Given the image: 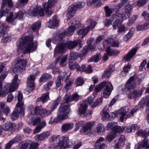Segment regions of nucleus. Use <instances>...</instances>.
Here are the masks:
<instances>
[{
    "mask_svg": "<svg viewBox=\"0 0 149 149\" xmlns=\"http://www.w3.org/2000/svg\"><path fill=\"white\" fill-rule=\"evenodd\" d=\"M87 3L88 5H91L93 3H95L97 6H100L102 3L100 0H87Z\"/></svg>",
    "mask_w": 149,
    "mask_h": 149,
    "instance_id": "37998d69",
    "label": "nucleus"
},
{
    "mask_svg": "<svg viewBox=\"0 0 149 149\" xmlns=\"http://www.w3.org/2000/svg\"><path fill=\"white\" fill-rule=\"evenodd\" d=\"M59 22L57 20V17L56 16H54L52 18V21L49 22L48 27L51 28H54L58 25Z\"/></svg>",
    "mask_w": 149,
    "mask_h": 149,
    "instance_id": "c85d7f7f",
    "label": "nucleus"
},
{
    "mask_svg": "<svg viewBox=\"0 0 149 149\" xmlns=\"http://www.w3.org/2000/svg\"><path fill=\"white\" fill-rule=\"evenodd\" d=\"M85 5L84 3L79 2L72 4L70 6L68 10L67 15L68 19H70L73 17L78 9H81L83 8Z\"/></svg>",
    "mask_w": 149,
    "mask_h": 149,
    "instance_id": "423d86ee",
    "label": "nucleus"
},
{
    "mask_svg": "<svg viewBox=\"0 0 149 149\" xmlns=\"http://www.w3.org/2000/svg\"><path fill=\"white\" fill-rule=\"evenodd\" d=\"M138 145L140 147L145 149H149V141L146 137L143 139L142 142H139Z\"/></svg>",
    "mask_w": 149,
    "mask_h": 149,
    "instance_id": "a878e982",
    "label": "nucleus"
},
{
    "mask_svg": "<svg viewBox=\"0 0 149 149\" xmlns=\"http://www.w3.org/2000/svg\"><path fill=\"white\" fill-rule=\"evenodd\" d=\"M42 109L43 108L41 106H36L34 107V109L31 111V112L32 115L38 114L40 116Z\"/></svg>",
    "mask_w": 149,
    "mask_h": 149,
    "instance_id": "7c9ffc66",
    "label": "nucleus"
},
{
    "mask_svg": "<svg viewBox=\"0 0 149 149\" xmlns=\"http://www.w3.org/2000/svg\"><path fill=\"white\" fill-rule=\"evenodd\" d=\"M145 88H142L139 91H137L134 90L131 93L129 94L128 95V97L130 99L136 98L139 97L142 94Z\"/></svg>",
    "mask_w": 149,
    "mask_h": 149,
    "instance_id": "4be33fe9",
    "label": "nucleus"
},
{
    "mask_svg": "<svg viewBox=\"0 0 149 149\" xmlns=\"http://www.w3.org/2000/svg\"><path fill=\"white\" fill-rule=\"evenodd\" d=\"M107 82V81H104L96 86L95 89V91L96 92L100 91L101 89L104 88Z\"/></svg>",
    "mask_w": 149,
    "mask_h": 149,
    "instance_id": "a19ab883",
    "label": "nucleus"
},
{
    "mask_svg": "<svg viewBox=\"0 0 149 149\" xmlns=\"http://www.w3.org/2000/svg\"><path fill=\"white\" fill-rule=\"evenodd\" d=\"M137 48L135 47L131 49L126 55L124 57V58L126 61H128L132 59L133 56L134 55L137 50Z\"/></svg>",
    "mask_w": 149,
    "mask_h": 149,
    "instance_id": "5701e85b",
    "label": "nucleus"
},
{
    "mask_svg": "<svg viewBox=\"0 0 149 149\" xmlns=\"http://www.w3.org/2000/svg\"><path fill=\"white\" fill-rule=\"evenodd\" d=\"M135 78V76H132L130 78L125 86H124V88L122 90L123 92H130L134 89L136 84L133 81Z\"/></svg>",
    "mask_w": 149,
    "mask_h": 149,
    "instance_id": "9d476101",
    "label": "nucleus"
},
{
    "mask_svg": "<svg viewBox=\"0 0 149 149\" xmlns=\"http://www.w3.org/2000/svg\"><path fill=\"white\" fill-rule=\"evenodd\" d=\"M79 56V54L77 52L70 53L69 58V61H73Z\"/></svg>",
    "mask_w": 149,
    "mask_h": 149,
    "instance_id": "a18cd8bd",
    "label": "nucleus"
},
{
    "mask_svg": "<svg viewBox=\"0 0 149 149\" xmlns=\"http://www.w3.org/2000/svg\"><path fill=\"white\" fill-rule=\"evenodd\" d=\"M60 100V98L59 97H58L57 99L54 101L52 107L50 108V110H49L51 113L56 108L59 103V102Z\"/></svg>",
    "mask_w": 149,
    "mask_h": 149,
    "instance_id": "f704fd0d",
    "label": "nucleus"
},
{
    "mask_svg": "<svg viewBox=\"0 0 149 149\" xmlns=\"http://www.w3.org/2000/svg\"><path fill=\"white\" fill-rule=\"evenodd\" d=\"M84 125V121H80L77 123L75 125V130L77 131L78 130L80 127H81Z\"/></svg>",
    "mask_w": 149,
    "mask_h": 149,
    "instance_id": "6e6d98bb",
    "label": "nucleus"
},
{
    "mask_svg": "<svg viewBox=\"0 0 149 149\" xmlns=\"http://www.w3.org/2000/svg\"><path fill=\"white\" fill-rule=\"evenodd\" d=\"M100 54H96L93 56L89 61L97 62L100 60Z\"/></svg>",
    "mask_w": 149,
    "mask_h": 149,
    "instance_id": "603ef678",
    "label": "nucleus"
},
{
    "mask_svg": "<svg viewBox=\"0 0 149 149\" xmlns=\"http://www.w3.org/2000/svg\"><path fill=\"white\" fill-rule=\"evenodd\" d=\"M41 25V22L40 21H38L35 22L32 24L31 26V29L34 31L36 29L40 27Z\"/></svg>",
    "mask_w": 149,
    "mask_h": 149,
    "instance_id": "8fccbe9b",
    "label": "nucleus"
},
{
    "mask_svg": "<svg viewBox=\"0 0 149 149\" xmlns=\"http://www.w3.org/2000/svg\"><path fill=\"white\" fill-rule=\"evenodd\" d=\"M148 0H139L136 3V5L139 6H143L145 5Z\"/></svg>",
    "mask_w": 149,
    "mask_h": 149,
    "instance_id": "69168bd1",
    "label": "nucleus"
},
{
    "mask_svg": "<svg viewBox=\"0 0 149 149\" xmlns=\"http://www.w3.org/2000/svg\"><path fill=\"white\" fill-rule=\"evenodd\" d=\"M35 79V75H30L28 78L27 82L29 83H34V81Z\"/></svg>",
    "mask_w": 149,
    "mask_h": 149,
    "instance_id": "0e129e2a",
    "label": "nucleus"
},
{
    "mask_svg": "<svg viewBox=\"0 0 149 149\" xmlns=\"http://www.w3.org/2000/svg\"><path fill=\"white\" fill-rule=\"evenodd\" d=\"M69 68L71 70H73L79 67V66L74 61H70L69 63Z\"/></svg>",
    "mask_w": 149,
    "mask_h": 149,
    "instance_id": "c9c22d12",
    "label": "nucleus"
},
{
    "mask_svg": "<svg viewBox=\"0 0 149 149\" xmlns=\"http://www.w3.org/2000/svg\"><path fill=\"white\" fill-rule=\"evenodd\" d=\"M68 55L64 56L61 59L60 65L62 66H64L66 65L65 62L68 57Z\"/></svg>",
    "mask_w": 149,
    "mask_h": 149,
    "instance_id": "864d4df0",
    "label": "nucleus"
},
{
    "mask_svg": "<svg viewBox=\"0 0 149 149\" xmlns=\"http://www.w3.org/2000/svg\"><path fill=\"white\" fill-rule=\"evenodd\" d=\"M127 0H121L122 2L120 3L118 5L115 6L114 8L116 9H119L120 8L123 6L124 4L127 2Z\"/></svg>",
    "mask_w": 149,
    "mask_h": 149,
    "instance_id": "052dcab7",
    "label": "nucleus"
},
{
    "mask_svg": "<svg viewBox=\"0 0 149 149\" xmlns=\"http://www.w3.org/2000/svg\"><path fill=\"white\" fill-rule=\"evenodd\" d=\"M24 13L22 11H19L15 15V17H13V13H11L10 14V15L7 17L6 20L8 22H12L14 19L15 18H18L19 19L22 20V19Z\"/></svg>",
    "mask_w": 149,
    "mask_h": 149,
    "instance_id": "2eb2a0df",
    "label": "nucleus"
},
{
    "mask_svg": "<svg viewBox=\"0 0 149 149\" xmlns=\"http://www.w3.org/2000/svg\"><path fill=\"white\" fill-rule=\"evenodd\" d=\"M134 30L133 29H132L129 31V32L123 38V40L125 41H127L130 39L132 36L134 34Z\"/></svg>",
    "mask_w": 149,
    "mask_h": 149,
    "instance_id": "58836bf2",
    "label": "nucleus"
},
{
    "mask_svg": "<svg viewBox=\"0 0 149 149\" xmlns=\"http://www.w3.org/2000/svg\"><path fill=\"white\" fill-rule=\"evenodd\" d=\"M65 76H62V75H60L57 77V79L56 82V86L57 88H61L62 85L61 83V80H63L65 77Z\"/></svg>",
    "mask_w": 149,
    "mask_h": 149,
    "instance_id": "e433bc0d",
    "label": "nucleus"
},
{
    "mask_svg": "<svg viewBox=\"0 0 149 149\" xmlns=\"http://www.w3.org/2000/svg\"><path fill=\"white\" fill-rule=\"evenodd\" d=\"M10 86L6 85L4 86L3 89L2 90V85L0 83V97H5L9 92H11L9 90Z\"/></svg>",
    "mask_w": 149,
    "mask_h": 149,
    "instance_id": "412c9836",
    "label": "nucleus"
},
{
    "mask_svg": "<svg viewBox=\"0 0 149 149\" xmlns=\"http://www.w3.org/2000/svg\"><path fill=\"white\" fill-rule=\"evenodd\" d=\"M26 63V60L18 58L13 69L14 73L21 74L25 70Z\"/></svg>",
    "mask_w": 149,
    "mask_h": 149,
    "instance_id": "0eeeda50",
    "label": "nucleus"
},
{
    "mask_svg": "<svg viewBox=\"0 0 149 149\" xmlns=\"http://www.w3.org/2000/svg\"><path fill=\"white\" fill-rule=\"evenodd\" d=\"M49 92H47L43 94L41 97L37 99L36 102L42 101L43 103L46 102L49 98Z\"/></svg>",
    "mask_w": 149,
    "mask_h": 149,
    "instance_id": "bb28decb",
    "label": "nucleus"
},
{
    "mask_svg": "<svg viewBox=\"0 0 149 149\" xmlns=\"http://www.w3.org/2000/svg\"><path fill=\"white\" fill-rule=\"evenodd\" d=\"M141 15L146 19V21L143 25H139L136 27V29L138 31H143L149 28V14L144 11L141 14Z\"/></svg>",
    "mask_w": 149,
    "mask_h": 149,
    "instance_id": "9b49d317",
    "label": "nucleus"
},
{
    "mask_svg": "<svg viewBox=\"0 0 149 149\" xmlns=\"http://www.w3.org/2000/svg\"><path fill=\"white\" fill-rule=\"evenodd\" d=\"M106 41L108 44H110L111 46L113 47H118L119 43L116 40H114L113 38H108L106 40Z\"/></svg>",
    "mask_w": 149,
    "mask_h": 149,
    "instance_id": "72a5a7b5",
    "label": "nucleus"
},
{
    "mask_svg": "<svg viewBox=\"0 0 149 149\" xmlns=\"http://www.w3.org/2000/svg\"><path fill=\"white\" fill-rule=\"evenodd\" d=\"M31 14L33 16H36L38 14L40 16H43L44 15V13L40 7L36 6L32 10Z\"/></svg>",
    "mask_w": 149,
    "mask_h": 149,
    "instance_id": "6ab92c4d",
    "label": "nucleus"
},
{
    "mask_svg": "<svg viewBox=\"0 0 149 149\" xmlns=\"http://www.w3.org/2000/svg\"><path fill=\"white\" fill-rule=\"evenodd\" d=\"M88 107L87 105L85 103L81 105V107L79 109V113L86 117H88L91 115L92 112L91 110H87Z\"/></svg>",
    "mask_w": 149,
    "mask_h": 149,
    "instance_id": "ddd939ff",
    "label": "nucleus"
},
{
    "mask_svg": "<svg viewBox=\"0 0 149 149\" xmlns=\"http://www.w3.org/2000/svg\"><path fill=\"white\" fill-rule=\"evenodd\" d=\"M82 40L80 39L78 40L77 41H68L65 43L60 44L56 47L54 51V54H56L59 52H64L65 48H68L70 49H72L76 47L79 43L80 46L82 45L81 43Z\"/></svg>",
    "mask_w": 149,
    "mask_h": 149,
    "instance_id": "39448f33",
    "label": "nucleus"
},
{
    "mask_svg": "<svg viewBox=\"0 0 149 149\" xmlns=\"http://www.w3.org/2000/svg\"><path fill=\"white\" fill-rule=\"evenodd\" d=\"M125 11L123 13H116L113 15V18H115L117 17V18H119V20H121V21L126 19L129 17L130 13L125 10Z\"/></svg>",
    "mask_w": 149,
    "mask_h": 149,
    "instance_id": "aec40b11",
    "label": "nucleus"
},
{
    "mask_svg": "<svg viewBox=\"0 0 149 149\" xmlns=\"http://www.w3.org/2000/svg\"><path fill=\"white\" fill-rule=\"evenodd\" d=\"M102 93V96L105 98L109 97L113 89L111 84L107 81Z\"/></svg>",
    "mask_w": 149,
    "mask_h": 149,
    "instance_id": "f8f14e48",
    "label": "nucleus"
},
{
    "mask_svg": "<svg viewBox=\"0 0 149 149\" xmlns=\"http://www.w3.org/2000/svg\"><path fill=\"white\" fill-rule=\"evenodd\" d=\"M38 145L37 142L34 143L30 140H28L20 143L19 146L20 149H26L27 148H29V149H35Z\"/></svg>",
    "mask_w": 149,
    "mask_h": 149,
    "instance_id": "1a4fd4ad",
    "label": "nucleus"
},
{
    "mask_svg": "<svg viewBox=\"0 0 149 149\" xmlns=\"http://www.w3.org/2000/svg\"><path fill=\"white\" fill-rule=\"evenodd\" d=\"M74 127V124L72 123H67L62 125L61 131L63 132H65L70 130L73 129Z\"/></svg>",
    "mask_w": 149,
    "mask_h": 149,
    "instance_id": "b1692460",
    "label": "nucleus"
},
{
    "mask_svg": "<svg viewBox=\"0 0 149 149\" xmlns=\"http://www.w3.org/2000/svg\"><path fill=\"white\" fill-rule=\"evenodd\" d=\"M138 109V107L137 106H135L133 107L131 110V112L129 113V115L127 116V117L129 118L131 116H133V114L135 113Z\"/></svg>",
    "mask_w": 149,
    "mask_h": 149,
    "instance_id": "4d7b16f0",
    "label": "nucleus"
},
{
    "mask_svg": "<svg viewBox=\"0 0 149 149\" xmlns=\"http://www.w3.org/2000/svg\"><path fill=\"white\" fill-rule=\"evenodd\" d=\"M12 40V38L10 35L6 34H5L4 37L2 39V42L3 43L8 42Z\"/></svg>",
    "mask_w": 149,
    "mask_h": 149,
    "instance_id": "c03bdc74",
    "label": "nucleus"
},
{
    "mask_svg": "<svg viewBox=\"0 0 149 149\" xmlns=\"http://www.w3.org/2000/svg\"><path fill=\"white\" fill-rule=\"evenodd\" d=\"M76 26H71L68 28V31L66 33V35H72L73 34V33L76 29Z\"/></svg>",
    "mask_w": 149,
    "mask_h": 149,
    "instance_id": "09e8293b",
    "label": "nucleus"
},
{
    "mask_svg": "<svg viewBox=\"0 0 149 149\" xmlns=\"http://www.w3.org/2000/svg\"><path fill=\"white\" fill-rule=\"evenodd\" d=\"M94 123H95L93 122L86 123L81 129L83 132L85 134H87L91 132Z\"/></svg>",
    "mask_w": 149,
    "mask_h": 149,
    "instance_id": "4468645a",
    "label": "nucleus"
},
{
    "mask_svg": "<svg viewBox=\"0 0 149 149\" xmlns=\"http://www.w3.org/2000/svg\"><path fill=\"white\" fill-rule=\"evenodd\" d=\"M106 51L107 54L110 56L117 55L119 53V51L117 50H111L109 47H107Z\"/></svg>",
    "mask_w": 149,
    "mask_h": 149,
    "instance_id": "473e14b6",
    "label": "nucleus"
},
{
    "mask_svg": "<svg viewBox=\"0 0 149 149\" xmlns=\"http://www.w3.org/2000/svg\"><path fill=\"white\" fill-rule=\"evenodd\" d=\"M23 95L20 92H19L17 95L15 96V99L18 102L16 105L15 109L12 113L11 118L13 120L17 119L19 116L23 117L24 115L23 108L24 102L22 101Z\"/></svg>",
    "mask_w": 149,
    "mask_h": 149,
    "instance_id": "20e7f679",
    "label": "nucleus"
},
{
    "mask_svg": "<svg viewBox=\"0 0 149 149\" xmlns=\"http://www.w3.org/2000/svg\"><path fill=\"white\" fill-rule=\"evenodd\" d=\"M18 75L16 74L15 75L13 79L12 82L11 84H8L6 85L10 86L9 90L10 92H13L16 90L18 86Z\"/></svg>",
    "mask_w": 149,
    "mask_h": 149,
    "instance_id": "dca6fc26",
    "label": "nucleus"
},
{
    "mask_svg": "<svg viewBox=\"0 0 149 149\" xmlns=\"http://www.w3.org/2000/svg\"><path fill=\"white\" fill-rule=\"evenodd\" d=\"M109 112L108 108L107 107H105L103 109V116L109 120L111 119L110 118Z\"/></svg>",
    "mask_w": 149,
    "mask_h": 149,
    "instance_id": "de8ad7c7",
    "label": "nucleus"
},
{
    "mask_svg": "<svg viewBox=\"0 0 149 149\" xmlns=\"http://www.w3.org/2000/svg\"><path fill=\"white\" fill-rule=\"evenodd\" d=\"M52 78V77L50 74L45 73L42 75L39 81L40 82H42L45 80L51 79Z\"/></svg>",
    "mask_w": 149,
    "mask_h": 149,
    "instance_id": "4c0bfd02",
    "label": "nucleus"
},
{
    "mask_svg": "<svg viewBox=\"0 0 149 149\" xmlns=\"http://www.w3.org/2000/svg\"><path fill=\"white\" fill-rule=\"evenodd\" d=\"M115 136V134L113 132H111L107 136V139L109 141L112 140Z\"/></svg>",
    "mask_w": 149,
    "mask_h": 149,
    "instance_id": "e2e57ef3",
    "label": "nucleus"
},
{
    "mask_svg": "<svg viewBox=\"0 0 149 149\" xmlns=\"http://www.w3.org/2000/svg\"><path fill=\"white\" fill-rule=\"evenodd\" d=\"M117 124L116 123H110L108 124L107 126L108 127L111 128L113 131L115 132H122L125 129V128H121L120 127L115 125Z\"/></svg>",
    "mask_w": 149,
    "mask_h": 149,
    "instance_id": "f3484780",
    "label": "nucleus"
},
{
    "mask_svg": "<svg viewBox=\"0 0 149 149\" xmlns=\"http://www.w3.org/2000/svg\"><path fill=\"white\" fill-rule=\"evenodd\" d=\"M105 9L106 16L108 17L112 13L113 10L111 8H109L108 6H106L105 7Z\"/></svg>",
    "mask_w": 149,
    "mask_h": 149,
    "instance_id": "bf43d9fd",
    "label": "nucleus"
},
{
    "mask_svg": "<svg viewBox=\"0 0 149 149\" xmlns=\"http://www.w3.org/2000/svg\"><path fill=\"white\" fill-rule=\"evenodd\" d=\"M51 114V113L49 111L43 108L40 116L42 117L43 118L48 116Z\"/></svg>",
    "mask_w": 149,
    "mask_h": 149,
    "instance_id": "49530a36",
    "label": "nucleus"
},
{
    "mask_svg": "<svg viewBox=\"0 0 149 149\" xmlns=\"http://www.w3.org/2000/svg\"><path fill=\"white\" fill-rule=\"evenodd\" d=\"M1 9L0 10V18L3 17L5 13H8L10 8L13 6L12 0H3Z\"/></svg>",
    "mask_w": 149,
    "mask_h": 149,
    "instance_id": "6e6552de",
    "label": "nucleus"
},
{
    "mask_svg": "<svg viewBox=\"0 0 149 149\" xmlns=\"http://www.w3.org/2000/svg\"><path fill=\"white\" fill-rule=\"evenodd\" d=\"M50 134V132L48 131L44 132L40 134L37 135L35 136L34 139L37 141H43L47 138Z\"/></svg>",
    "mask_w": 149,
    "mask_h": 149,
    "instance_id": "a211bd4d",
    "label": "nucleus"
},
{
    "mask_svg": "<svg viewBox=\"0 0 149 149\" xmlns=\"http://www.w3.org/2000/svg\"><path fill=\"white\" fill-rule=\"evenodd\" d=\"M113 18V15L111 17V20H113V29H116L119 28L121 23V20H119V18Z\"/></svg>",
    "mask_w": 149,
    "mask_h": 149,
    "instance_id": "393cba45",
    "label": "nucleus"
},
{
    "mask_svg": "<svg viewBox=\"0 0 149 149\" xmlns=\"http://www.w3.org/2000/svg\"><path fill=\"white\" fill-rule=\"evenodd\" d=\"M71 98V97L68 96L66 95L64 96L62 102L60 107L59 112L57 117L54 120V122L57 123L68 118V115L70 110V106L66 105V104H68L69 102L72 101Z\"/></svg>",
    "mask_w": 149,
    "mask_h": 149,
    "instance_id": "f03ea898",
    "label": "nucleus"
},
{
    "mask_svg": "<svg viewBox=\"0 0 149 149\" xmlns=\"http://www.w3.org/2000/svg\"><path fill=\"white\" fill-rule=\"evenodd\" d=\"M89 27H86L85 28L80 29L77 31L78 34L79 35L81 36V38L82 39L85 36L89 31Z\"/></svg>",
    "mask_w": 149,
    "mask_h": 149,
    "instance_id": "c756f323",
    "label": "nucleus"
},
{
    "mask_svg": "<svg viewBox=\"0 0 149 149\" xmlns=\"http://www.w3.org/2000/svg\"><path fill=\"white\" fill-rule=\"evenodd\" d=\"M78 20V18H75L73 19L71 21H70V22H71L72 24L74 25L73 26H76V27H77V25L79 26L80 25Z\"/></svg>",
    "mask_w": 149,
    "mask_h": 149,
    "instance_id": "680f3d73",
    "label": "nucleus"
},
{
    "mask_svg": "<svg viewBox=\"0 0 149 149\" xmlns=\"http://www.w3.org/2000/svg\"><path fill=\"white\" fill-rule=\"evenodd\" d=\"M14 143L12 140H10L6 145L5 149H10Z\"/></svg>",
    "mask_w": 149,
    "mask_h": 149,
    "instance_id": "338daca9",
    "label": "nucleus"
},
{
    "mask_svg": "<svg viewBox=\"0 0 149 149\" xmlns=\"http://www.w3.org/2000/svg\"><path fill=\"white\" fill-rule=\"evenodd\" d=\"M41 121V118L40 117H38L34 119L33 120L32 118H31L30 121H29L28 122V124L31 125L32 123L33 125H36L37 124L39 123Z\"/></svg>",
    "mask_w": 149,
    "mask_h": 149,
    "instance_id": "ea45409f",
    "label": "nucleus"
},
{
    "mask_svg": "<svg viewBox=\"0 0 149 149\" xmlns=\"http://www.w3.org/2000/svg\"><path fill=\"white\" fill-rule=\"evenodd\" d=\"M26 88V91L29 93L31 92L34 88L35 85L34 83H28Z\"/></svg>",
    "mask_w": 149,
    "mask_h": 149,
    "instance_id": "3c124183",
    "label": "nucleus"
},
{
    "mask_svg": "<svg viewBox=\"0 0 149 149\" xmlns=\"http://www.w3.org/2000/svg\"><path fill=\"white\" fill-rule=\"evenodd\" d=\"M2 129L7 131L12 130L13 128V124L10 122H7L5 123L2 126Z\"/></svg>",
    "mask_w": 149,
    "mask_h": 149,
    "instance_id": "2f4dec72",
    "label": "nucleus"
},
{
    "mask_svg": "<svg viewBox=\"0 0 149 149\" xmlns=\"http://www.w3.org/2000/svg\"><path fill=\"white\" fill-rule=\"evenodd\" d=\"M33 37L32 36L22 37L20 39L21 42L17 46V53H19L21 52H23V53L25 54L27 52H32L35 51L38 44L37 42L33 43Z\"/></svg>",
    "mask_w": 149,
    "mask_h": 149,
    "instance_id": "f257e3e1",
    "label": "nucleus"
},
{
    "mask_svg": "<svg viewBox=\"0 0 149 149\" xmlns=\"http://www.w3.org/2000/svg\"><path fill=\"white\" fill-rule=\"evenodd\" d=\"M128 108L124 107H122L119 111L118 113L121 115L120 118V120L121 122H123L124 117L125 116L126 113L128 112Z\"/></svg>",
    "mask_w": 149,
    "mask_h": 149,
    "instance_id": "cd10ccee",
    "label": "nucleus"
},
{
    "mask_svg": "<svg viewBox=\"0 0 149 149\" xmlns=\"http://www.w3.org/2000/svg\"><path fill=\"white\" fill-rule=\"evenodd\" d=\"M88 22L89 25L87 27H90L89 28V31L90 30V29H93L94 28L96 24V22L95 21H93L92 19H90L88 21Z\"/></svg>",
    "mask_w": 149,
    "mask_h": 149,
    "instance_id": "5fc2aeb1",
    "label": "nucleus"
},
{
    "mask_svg": "<svg viewBox=\"0 0 149 149\" xmlns=\"http://www.w3.org/2000/svg\"><path fill=\"white\" fill-rule=\"evenodd\" d=\"M75 83L77 86H79L83 84L84 82L83 79L81 78V77H79L77 79Z\"/></svg>",
    "mask_w": 149,
    "mask_h": 149,
    "instance_id": "13d9d810",
    "label": "nucleus"
},
{
    "mask_svg": "<svg viewBox=\"0 0 149 149\" xmlns=\"http://www.w3.org/2000/svg\"><path fill=\"white\" fill-rule=\"evenodd\" d=\"M105 129L104 125L101 124H98L96 128V130L97 132L99 134L101 133L104 132L105 131Z\"/></svg>",
    "mask_w": 149,
    "mask_h": 149,
    "instance_id": "79ce46f5",
    "label": "nucleus"
},
{
    "mask_svg": "<svg viewBox=\"0 0 149 149\" xmlns=\"http://www.w3.org/2000/svg\"><path fill=\"white\" fill-rule=\"evenodd\" d=\"M146 106V112L148 113L147 119L149 123V97L148 99L147 100Z\"/></svg>",
    "mask_w": 149,
    "mask_h": 149,
    "instance_id": "774afa93",
    "label": "nucleus"
},
{
    "mask_svg": "<svg viewBox=\"0 0 149 149\" xmlns=\"http://www.w3.org/2000/svg\"><path fill=\"white\" fill-rule=\"evenodd\" d=\"M58 139V141L57 144L51 146L53 149H67L75 143L74 141L69 140L68 137L65 136L60 137L59 136L53 135L51 137L49 140V142H53Z\"/></svg>",
    "mask_w": 149,
    "mask_h": 149,
    "instance_id": "7ed1b4c3",
    "label": "nucleus"
}]
</instances>
